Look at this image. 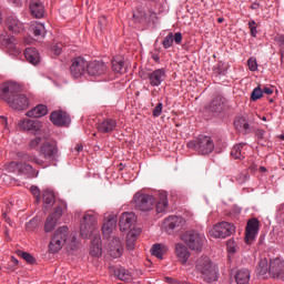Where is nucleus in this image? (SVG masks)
I'll use <instances>...</instances> for the list:
<instances>
[{
    "instance_id": "obj_4",
    "label": "nucleus",
    "mask_w": 284,
    "mask_h": 284,
    "mask_svg": "<svg viewBox=\"0 0 284 284\" xmlns=\"http://www.w3.org/2000/svg\"><path fill=\"white\" fill-rule=\"evenodd\" d=\"M189 150H194L202 156H207L214 152V140L209 135H199L187 143Z\"/></svg>"
},
{
    "instance_id": "obj_15",
    "label": "nucleus",
    "mask_w": 284,
    "mask_h": 284,
    "mask_svg": "<svg viewBox=\"0 0 284 284\" xmlns=\"http://www.w3.org/2000/svg\"><path fill=\"white\" fill-rule=\"evenodd\" d=\"M270 276L284 281V261L276 257L270 262Z\"/></svg>"
},
{
    "instance_id": "obj_32",
    "label": "nucleus",
    "mask_w": 284,
    "mask_h": 284,
    "mask_svg": "<svg viewBox=\"0 0 284 284\" xmlns=\"http://www.w3.org/2000/svg\"><path fill=\"white\" fill-rule=\"evenodd\" d=\"M235 130L242 134H250V122L245 118H236L234 121Z\"/></svg>"
},
{
    "instance_id": "obj_14",
    "label": "nucleus",
    "mask_w": 284,
    "mask_h": 284,
    "mask_svg": "<svg viewBox=\"0 0 284 284\" xmlns=\"http://www.w3.org/2000/svg\"><path fill=\"white\" fill-rule=\"evenodd\" d=\"M18 128L22 132H36V134H41V121L31 119H21L18 122Z\"/></svg>"
},
{
    "instance_id": "obj_13",
    "label": "nucleus",
    "mask_w": 284,
    "mask_h": 284,
    "mask_svg": "<svg viewBox=\"0 0 284 284\" xmlns=\"http://www.w3.org/2000/svg\"><path fill=\"white\" fill-rule=\"evenodd\" d=\"M258 220L253 217L248 220L245 229V243L246 245H252L254 243L256 235L258 234Z\"/></svg>"
},
{
    "instance_id": "obj_47",
    "label": "nucleus",
    "mask_w": 284,
    "mask_h": 284,
    "mask_svg": "<svg viewBox=\"0 0 284 284\" xmlns=\"http://www.w3.org/2000/svg\"><path fill=\"white\" fill-rule=\"evenodd\" d=\"M263 99V89L261 87L255 88L251 93V101H258Z\"/></svg>"
},
{
    "instance_id": "obj_46",
    "label": "nucleus",
    "mask_w": 284,
    "mask_h": 284,
    "mask_svg": "<svg viewBox=\"0 0 284 284\" xmlns=\"http://www.w3.org/2000/svg\"><path fill=\"white\" fill-rule=\"evenodd\" d=\"M42 141L43 140L41 139V135H36L34 138H32L29 142L30 150H37V148H39V145H41Z\"/></svg>"
},
{
    "instance_id": "obj_62",
    "label": "nucleus",
    "mask_w": 284,
    "mask_h": 284,
    "mask_svg": "<svg viewBox=\"0 0 284 284\" xmlns=\"http://www.w3.org/2000/svg\"><path fill=\"white\" fill-rule=\"evenodd\" d=\"M74 150L75 152H83V144H77Z\"/></svg>"
},
{
    "instance_id": "obj_54",
    "label": "nucleus",
    "mask_w": 284,
    "mask_h": 284,
    "mask_svg": "<svg viewBox=\"0 0 284 284\" xmlns=\"http://www.w3.org/2000/svg\"><path fill=\"white\" fill-rule=\"evenodd\" d=\"M235 181L236 183H239L240 185H243V183H245V181H247V173H239L235 176Z\"/></svg>"
},
{
    "instance_id": "obj_37",
    "label": "nucleus",
    "mask_w": 284,
    "mask_h": 284,
    "mask_svg": "<svg viewBox=\"0 0 284 284\" xmlns=\"http://www.w3.org/2000/svg\"><path fill=\"white\" fill-rule=\"evenodd\" d=\"M30 30L34 37H43L45 34V26H43V23L33 22Z\"/></svg>"
},
{
    "instance_id": "obj_28",
    "label": "nucleus",
    "mask_w": 284,
    "mask_h": 284,
    "mask_svg": "<svg viewBox=\"0 0 284 284\" xmlns=\"http://www.w3.org/2000/svg\"><path fill=\"white\" fill-rule=\"evenodd\" d=\"M24 58L32 65H39V63H41V54L39 53V50L34 48H27L24 50Z\"/></svg>"
},
{
    "instance_id": "obj_25",
    "label": "nucleus",
    "mask_w": 284,
    "mask_h": 284,
    "mask_svg": "<svg viewBox=\"0 0 284 284\" xmlns=\"http://www.w3.org/2000/svg\"><path fill=\"white\" fill-rule=\"evenodd\" d=\"M181 223H183V217H179L176 215L169 216L163 221L162 226L168 231L172 232V230H176V227L181 226Z\"/></svg>"
},
{
    "instance_id": "obj_29",
    "label": "nucleus",
    "mask_w": 284,
    "mask_h": 284,
    "mask_svg": "<svg viewBox=\"0 0 284 284\" xmlns=\"http://www.w3.org/2000/svg\"><path fill=\"white\" fill-rule=\"evenodd\" d=\"M234 278L236 284H248L252 273L247 268H240L236 271Z\"/></svg>"
},
{
    "instance_id": "obj_43",
    "label": "nucleus",
    "mask_w": 284,
    "mask_h": 284,
    "mask_svg": "<svg viewBox=\"0 0 284 284\" xmlns=\"http://www.w3.org/2000/svg\"><path fill=\"white\" fill-rule=\"evenodd\" d=\"M90 254L91 256H101V254H103V251L101 248V244H99V242L93 243L91 248H90Z\"/></svg>"
},
{
    "instance_id": "obj_41",
    "label": "nucleus",
    "mask_w": 284,
    "mask_h": 284,
    "mask_svg": "<svg viewBox=\"0 0 284 284\" xmlns=\"http://www.w3.org/2000/svg\"><path fill=\"white\" fill-rule=\"evenodd\" d=\"M57 219L54 215H49L47 217L45 224H44V232H52L54 227H57Z\"/></svg>"
},
{
    "instance_id": "obj_24",
    "label": "nucleus",
    "mask_w": 284,
    "mask_h": 284,
    "mask_svg": "<svg viewBox=\"0 0 284 284\" xmlns=\"http://www.w3.org/2000/svg\"><path fill=\"white\" fill-rule=\"evenodd\" d=\"M6 24L8 30L13 32V34H21V32H23V23H21L14 16L8 17Z\"/></svg>"
},
{
    "instance_id": "obj_27",
    "label": "nucleus",
    "mask_w": 284,
    "mask_h": 284,
    "mask_svg": "<svg viewBox=\"0 0 284 284\" xmlns=\"http://www.w3.org/2000/svg\"><path fill=\"white\" fill-rule=\"evenodd\" d=\"M97 128L100 132H102V134H108L116 129V120L105 119L99 122Z\"/></svg>"
},
{
    "instance_id": "obj_16",
    "label": "nucleus",
    "mask_w": 284,
    "mask_h": 284,
    "mask_svg": "<svg viewBox=\"0 0 284 284\" xmlns=\"http://www.w3.org/2000/svg\"><path fill=\"white\" fill-rule=\"evenodd\" d=\"M108 72V65L101 61L88 62L87 73L89 77H103Z\"/></svg>"
},
{
    "instance_id": "obj_7",
    "label": "nucleus",
    "mask_w": 284,
    "mask_h": 284,
    "mask_svg": "<svg viewBox=\"0 0 284 284\" xmlns=\"http://www.w3.org/2000/svg\"><path fill=\"white\" fill-rule=\"evenodd\" d=\"M98 225L97 215L92 213L84 214L83 223L80 225V234L82 239H90V236H92L99 229Z\"/></svg>"
},
{
    "instance_id": "obj_64",
    "label": "nucleus",
    "mask_w": 284,
    "mask_h": 284,
    "mask_svg": "<svg viewBox=\"0 0 284 284\" xmlns=\"http://www.w3.org/2000/svg\"><path fill=\"white\" fill-rule=\"evenodd\" d=\"M277 139H281V141H284V134L278 135Z\"/></svg>"
},
{
    "instance_id": "obj_58",
    "label": "nucleus",
    "mask_w": 284,
    "mask_h": 284,
    "mask_svg": "<svg viewBox=\"0 0 284 284\" xmlns=\"http://www.w3.org/2000/svg\"><path fill=\"white\" fill-rule=\"evenodd\" d=\"M173 41L174 43H176L178 45H181L182 41H183V34L181 32H176L173 36Z\"/></svg>"
},
{
    "instance_id": "obj_38",
    "label": "nucleus",
    "mask_w": 284,
    "mask_h": 284,
    "mask_svg": "<svg viewBox=\"0 0 284 284\" xmlns=\"http://www.w3.org/2000/svg\"><path fill=\"white\" fill-rule=\"evenodd\" d=\"M16 41H17V39H14V37L7 38V39H4L3 44L6 45V48H8V50L13 52V54H19V52H21V50H19V48H17Z\"/></svg>"
},
{
    "instance_id": "obj_1",
    "label": "nucleus",
    "mask_w": 284,
    "mask_h": 284,
    "mask_svg": "<svg viewBox=\"0 0 284 284\" xmlns=\"http://www.w3.org/2000/svg\"><path fill=\"white\" fill-rule=\"evenodd\" d=\"M132 203L135 210L140 212H152L155 210L156 214H163L170 205L168 201V192H160L158 197L143 193V191H138L132 199Z\"/></svg>"
},
{
    "instance_id": "obj_18",
    "label": "nucleus",
    "mask_w": 284,
    "mask_h": 284,
    "mask_svg": "<svg viewBox=\"0 0 284 284\" xmlns=\"http://www.w3.org/2000/svg\"><path fill=\"white\" fill-rule=\"evenodd\" d=\"M168 74L165 69H158L148 74L149 83L152 88H159L165 81Z\"/></svg>"
},
{
    "instance_id": "obj_44",
    "label": "nucleus",
    "mask_w": 284,
    "mask_h": 284,
    "mask_svg": "<svg viewBox=\"0 0 284 284\" xmlns=\"http://www.w3.org/2000/svg\"><path fill=\"white\" fill-rule=\"evenodd\" d=\"M174 43V33L170 32L163 40L162 45L165 50L168 48H172V44Z\"/></svg>"
},
{
    "instance_id": "obj_2",
    "label": "nucleus",
    "mask_w": 284,
    "mask_h": 284,
    "mask_svg": "<svg viewBox=\"0 0 284 284\" xmlns=\"http://www.w3.org/2000/svg\"><path fill=\"white\" fill-rule=\"evenodd\" d=\"M16 91L17 84L14 82H6L0 90V97L13 110H28L30 108V99L23 93H14Z\"/></svg>"
},
{
    "instance_id": "obj_10",
    "label": "nucleus",
    "mask_w": 284,
    "mask_h": 284,
    "mask_svg": "<svg viewBox=\"0 0 284 284\" xmlns=\"http://www.w3.org/2000/svg\"><path fill=\"white\" fill-rule=\"evenodd\" d=\"M39 154L44 161L52 163L59 159V148L54 142H44L40 146Z\"/></svg>"
},
{
    "instance_id": "obj_21",
    "label": "nucleus",
    "mask_w": 284,
    "mask_h": 284,
    "mask_svg": "<svg viewBox=\"0 0 284 284\" xmlns=\"http://www.w3.org/2000/svg\"><path fill=\"white\" fill-rule=\"evenodd\" d=\"M174 252L178 257V261L182 263V265H185L190 260V255H191L190 248H187V246H185L184 244L182 243L175 244Z\"/></svg>"
},
{
    "instance_id": "obj_49",
    "label": "nucleus",
    "mask_w": 284,
    "mask_h": 284,
    "mask_svg": "<svg viewBox=\"0 0 284 284\" xmlns=\"http://www.w3.org/2000/svg\"><path fill=\"white\" fill-rule=\"evenodd\" d=\"M6 170L7 172H18L19 173V168H20V162H10L6 164Z\"/></svg>"
},
{
    "instance_id": "obj_30",
    "label": "nucleus",
    "mask_w": 284,
    "mask_h": 284,
    "mask_svg": "<svg viewBox=\"0 0 284 284\" xmlns=\"http://www.w3.org/2000/svg\"><path fill=\"white\" fill-rule=\"evenodd\" d=\"M48 114V106L45 104H38L36 108L27 112V115L31 119H41Z\"/></svg>"
},
{
    "instance_id": "obj_33",
    "label": "nucleus",
    "mask_w": 284,
    "mask_h": 284,
    "mask_svg": "<svg viewBox=\"0 0 284 284\" xmlns=\"http://www.w3.org/2000/svg\"><path fill=\"white\" fill-rule=\"evenodd\" d=\"M110 254L113 258H119L123 254V246L121 245V240L114 237L111 244Z\"/></svg>"
},
{
    "instance_id": "obj_59",
    "label": "nucleus",
    "mask_w": 284,
    "mask_h": 284,
    "mask_svg": "<svg viewBox=\"0 0 284 284\" xmlns=\"http://www.w3.org/2000/svg\"><path fill=\"white\" fill-rule=\"evenodd\" d=\"M255 136L257 138L258 141H263L265 139V130L257 129L255 131Z\"/></svg>"
},
{
    "instance_id": "obj_34",
    "label": "nucleus",
    "mask_w": 284,
    "mask_h": 284,
    "mask_svg": "<svg viewBox=\"0 0 284 284\" xmlns=\"http://www.w3.org/2000/svg\"><path fill=\"white\" fill-rule=\"evenodd\" d=\"M168 250L169 247L165 244H154L151 248V254L160 261H163V254H168Z\"/></svg>"
},
{
    "instance_id": "obj_12",
    "label": "nucleus",
    "mask_w": 284,
    "mask_h": 284,
    "mask_svg": "<svg viewBox=\"0 0 284 284\" xmlns=\"http://www.w3.org/2000/svg\"><path fill=\"white\" fill-rule=\"evenodd\" d=\"M50 121L53 125L58 128H68L70 123H72V119H70V114L63 110L52 111L50 114Z\"/></svg>"
},
{
    "instance_id": "obj_20",
    "label": "nucleus",
    "mask_w": 284,
    "mask_h": 284,
    "mask_svg": "<svg viewBox=\"0 0 284 284\" xmlns=\"http://www.w3.org/2000/svg\"><path fill=\"white\" fill-rule=\"evenodd\" d=\"M116 215H109L106 219H104L103 225H102V234L103 236L110 237V234L116 230Z\"/></svg>"
},
{
    "instance_id": "obj_42",
    "label": "nucleus",
    "mask_w": 284,
    "mask_h": 284,
    "mask_svg": "<svg viewBox=\"0 0 284 284\" xmlns=\"http://www.w3.org/2000/svg\"><path fill=\"white\" fill-rule=\"evenodd\" d=\"M18 254L19 256H21V258H23V261H26L30 265H34V263H37V260L34 258V256H32V254L28 252L19 251Z\"/></svg>"
},
{
    "instance_id": "obj_61",
    "label": "nucleus",
    "mask_w": 284,
    "mask_h": 284,
    "mask_svg": "<svg viewBox=\"0 0 284 284\" xmlns=\"http://www.w3.org/2000/svg\"><path fill=\"white\" fill-rule=\"evenodd\" d=\"M262 92H264V94H274V90H272V88H267V87H264Z\"/></svg>"
},
{
    "instance_id": "obj_26",
    "label": "nucleus",
    "mask_w": 284,
    "mask_h": 284,
    "mask_svg": "<svg viewBox=\"0 0 284 284\" xmlns=\"http://www.w3.org/2000/svg\"><path fill=\"white\" fill-rule=\"evenodd\" d=\"M112 70L115 74H125L128 72V67H125V61L123 57L115 55L112 59Z\"/></svg>"
},
{
    "instance_id": "obj_11",
    "label": "nucleus",
    "mask_w": 284,
    "mask_h": 284,
    "mask_svg": "<svg viewBox=\"0 0 284 284\" xmlns=\"http://www.w3.org/2000/svg\"><path fill=\"white\" fill-rule=\"evenodd\" d=\"M69 70L73 79H81L88 72V61L83 57L73 58Z\"/></svg>"
},
{
    "instance_id": "obj_31",
    "label": "nucleus",
    "mask_w": 284,
    "mask_h": 284,
    "mask_svg": "<svg viewBox=\"0 0 284 284\" xmlns=\"http://www.w3.org/2000/svg\"><path fill=\"white\" fill-rule=\"evenodd\" d=\"M141 235V231L131 230L126 235V248L132 252L136 247V240Z\"/></svg>"
},
{
    "instance_id": "obj_19",
    "label": "nucleus",
    "mask_w": 284,
    "mask_h": 284,
    "mask_svg": "<svg viewBox=\"0 0 284 284\" xmlns=\"http://www.w3.org/2000/svg\"><path fill=\"white\" fill-rule=\"evenodd\" d=\"M29 11L36 19H43L45 16V6L41 0H31L29 3Z\"/></svg>"
},
{
    "instance_id": "obj_6",
    "label": "nucleus",
    "mask_w": 284,
    "mask_h": 284,
    "mask_svg": "<svg viewBox=\"0 0 284 284\" xmlns=\"http://www.w3.org/2000/svg\"><path fill=\"white\" fill-rule=\"evenodd\" d=\"M68 226H61L52 236L50 243H49V252L52 254H57V252H60V250L63 248V245H65V241H68V234H69Z\"/></svg>"
},
{
    "instance_id": "obj_5",
    "label": "nucleus",
    "mask_w": 284,
    "mask_h": 284,
    "mask_svg": "<svg viewBox=\"0 0 284 284\" xmlns=\"http://www.w3.org/2000/svg\"><path fill=\"white\" fill-rule=\"evenodd\" d=\"M23 161L24 162H20L18 174H24L26 176H29V179H34V176H37V170H34L32 164H29V163H34L40 168H45V161L39 159L37 155L24 154Z\"/></svg>"
},
{
    "instance_id": "obj_51",
    "label": "nucleus",
    "mask_w": 284,
    "mask_h": 284,
    "mask_svg": "<svg viewBox=\"0 0 284 284\" xmlns=\"http://www.w3.org/2000/svg\"><path fill=\"white\" fill-rule=\"evenodd\" d=\"M31 194L34 196L37 203H41V190H39L36 185L30 187Z\"/></svg>"
},
{
    "instance_id": "obj_22",
    "label": "nucleus",
    "mask_w": 284,
    "mask_h": 284,
    "mask_svg": "<svg viewBox=\"0 0 284 284\" xmlns=\"http://www.w3.org/2000/svg\"><path fill=\"white\" fill-rule=\"evenodd\" d=\"M156 17V12L149 10L145 12L143 8H138L136 11L133 12V19L138 23H141L142 21H152Z\"/></svg>"
},
{
    "instance_id": "obj_52",
    "label": "nucleus",
    "mask_w": 284,
    "mask_h": 284,
    "mask_svg": "<svg viewBox=\"0 0 284 284\" xmlns=\"http://www.w3.org/2000/svg\"><path fill=\"white\" fill-rule=\"evenodd\" d=\"M257 26H256V21L251 20L248 21V29L251 31V37L256 38V34H258V31L256 30Z\"/></svg>"
},
{
    "instance_id": "obj_9",
    "label": "nucleus",
    "mask_w": 284,
    "mask_h": 284,
    "mask_svg": "<svg viewBox=\"0 0 284 284\" xmlns=\"http://www.w3.org/2000/svg\"><path fill=\"white\" fill-rule=\"evenodd\" d=\"M234 232H236L234 224L229 222H220L214 225V227L210 231V234L213 236V239H227V236H232Z\"/></svg>"
},
{
    "instance_id": "obj_17",
    "label": "nucleus",
    "mask_w": 284,
    "mask_h": 284,
    "mask_svg": "<svg viewBox=\"0 0 284 284\" xmlns=\"http://www.w3.org/2000/svg\"><path fill=\"white\" fill-rule=\"evenodd\" d=\"M136 223V214L133 212H124L120 216L119 226L121 232H128L132 230V226Z\"/></svg>"
},
{
    "instance_id": "obj_63",
    "label": "nucleus",
    "mask_w": 284,
    "mask_h": 284,
    "mask_svg": "<svg viewBox=\"0 0 284 284\" xmlns=\"http://www.w3.org/2000/svg\"><path fill=\"white\" fill-rule=\"evenodd\" d=\"M251 8H252V10H256V8H258V3H253V4L251 6Z\"/></svg>"
},
{
    "instance_id": "obj_48",
    "label": "nucleus",
    "mask_w": 284,
    "mask_h": 284,
    "mask_svg": "<svg viewBox=\"0 0 284 284\" xmlns=\"http://www.w3.org/2000/svg\"><path fill=\"white\" fill-rule=\"evenodd\" d=\"M226 247H227V252L230 254H236V252L239 251V245L236 244V242L234 240L227 241Z\"/></svg>"
},
{
    "instance_id": "obj_57",
    "label": "nucleus",
    "mask_w": 284,
    "mask_h": 284,
    "mask_svg": "<svg viewBox=\"0 0 284 284\" xmlns=\"http://www.w3.org/2000/svg\"><path fill=\"white\" fill-rule=\"evenodd\" d=\"M0 123L4 130V132H10V128L8 126V118L6 116H0Z\"/></svg>"
},
{
    "instance_id": "obj_39",
    "label": "nucleus",
    "mask_w": 284,
    "mask_h": 284,
    "mask_svg": "<svg viewBox=\"0 0 284 284\" xmlns=\"http://www.w3.org/2000/svg\"><path fill=\"white\" fill-rule=\"evenodd\" d=\"M257 271L261 276H265L267 272L270 274V262L267 258L260 260Z\"/></svg>"
},
{
    "instance_id": "obj_8",
    "label": "nucleus",
    "mask_w": 284,
    "mask_h": 284,
    "mask_svg": "<svg viewBox=\"0 0 284 284\" xmlns=\"http://www.w3.org/2000/svg\"><path fill=\"white\" fill-rule=\"evenodd\" d=\"M184 243L194 252H201L203 244L205 243V235L196 232L189 231L183 235Z\"/></svg>"
},
{
    "instance_id": "obj_23",
    "label": "nucleus",
    "mask_w": 284,
    "mask_h": 284,
    "mask_svg": "<svg viewBox=\"0 0 284 284\" xmlns=\"http://www.w3.org/2000/svg\"><path fill=\"white\" fill-rule=\"evenodd\" d=\"M225 105H227V99H225L223 95L215 97L209 106L210 112H223L225 110Z\"/></svg>"
},
{
    "instance_id": "obj_40",
    "label": "nucleus",
    "mask_w": 284,
    "mask_h": 284,
    "mask_svg": "<svg viewBox=\"0 0 284 284\" xmlns=\"http://www.w3.org/2000/svg\"><path fill=\"white\" fill-rule=\"evenodd\" d=\"M42 199L45 205H54V201H55L54 192L50 190L43 191Z\"/></svg>"
},
{
    "instance_id": "obj_60",
    "label": "nucleus",
    "mask_w": 284,
    "mask_h": 284,
    "mask_svg": "<svg viewBox=\"0 0 284 284\" xmlns=\"http://www.w3.org/2000/svg\"><path fill=\"white\" fill-rule=\"evenodd\" d=\"M105 23H108V19L105 17H101L99 19V26H100L101 30H103V28H105Z\"/></svg>"
},
{
    "instance_id": "obj_3",
    "label": "nucleus",
    "mask_w": 284,
    "mask_h": 284,
    "mask_svg": "<svg viewBox=\"0 0 284 284\" xmlns=\"http://www.w3.org/2000/svg\"><path fill=\"white\" fill-rule=\"evenodd\" d=\"M195 270L199 274H201L205 283H216V281H219L216 267H214L212 260H210L207 256H201L196 260Z\"/></svg>"
},
{
    "instance_id": "obj_55",
    "label": "nucleus",
    "mask_w": 284,
    "mask_h": 284,
    "mask_svg": "<svg viewBox=\"0 0 284 284\" xmlns=\"http://www.w3.org/2000/svg\"><path fill=\"white\" fill-rule=\"evenodd\" d=\"M160 114H163V103L161 102L153 109V116H159Z\"/></svg>"
},
{
    "instance_id": "obj_56",
    "label": "nucleus",
    "mask_w": 284,
    "mask_h": 284,
    "mask_svg": "<svg viewBox=\"0 0 284 284\" xmlns=\"http://www.w3.org/2000/svg\"><path fill=\"white\" fill-rule=\"evenodd\" d=\"M51 215L55 216L57 221H59V219H61V216H63V209H61V206H57L54 209V212L51 213Z\"/></svg>"
},
{
    "instance_id": "obj_50",
    "label": "nucleus",
    "mask_w": 284,
    "mask_h": 284,
    "mask_svg": "<svg viewBox=\"0 0 284 284\" xmlns=\"http://www.w3.org/2000/svg\"><path fill=\"white\" fill-rule=\"evenodd\" d=\"M247 65L251 72H256L258 70V63L256 62V58H250L247 60Z\"/></svg>"
},
{
    "instance_id": "obj_45",
    "label": "nucleus",
    "mask_w": 284,
    "mask_h": 284,
    "mask_svg": "<svg viewBox=\"0 0 284 284\" xmlns=\"http://www.w3.org/2000/svg\"><path fill=\"white\" fill-rule=\"evenodd\" d=\"M17 265H19V260H17L14 256H11V261L8 262V264L4 266V270H7V272H14V270H17Z\"/></svg>"
},
{
    "instance_id": "obj_35",
    "label": "nucleus",
    "mask_w": 284,
    "mask_h": 284,
    "mask_svg": "<svg viewBox=\"0 0 284 284\" xmlns=\"http://www.w3.org/2000/svg\"><path fill=\"white\" fill-rule=\"evenodd\" d=\"M243 148H245V143H239L234 145L231 151V156L237 161H243V159H245V153L243 152Z\"/></svg>"
},
{
    "instance_id": "obj_36",
    "label": "nucleus",
    "mask_w": 284,
    "mask_h": 284,
    "mask_svg": "<svg viewBox=\"0 0 284 284\" xmlns=\"http://www.w3.org/2000/svg\"><path fill=\"white\" fill-rule=\"evenodd\" d=\"M114 276H116V278H119L120 281H124V282L132 280V275H130V271L125 270L124 267L114 268Z\"/></svg>"
},
{
    "instance_id": "obj_53",
    "label": "nucleus",
    "mask_w": 284,
    "mask_h": 284,
    "mask_svg": "<svg viewBox=\"0 0 284 284\" xmlns=\"http://www.w3.org/2000/svg\"><path fill=\"white\" fill-rule=\"evenodd\" d=\"M51 52L52 54H54V57H59V54H61V52H63V44L61 43H57L51 48Z\"/></svg>"
}]
</instances>
